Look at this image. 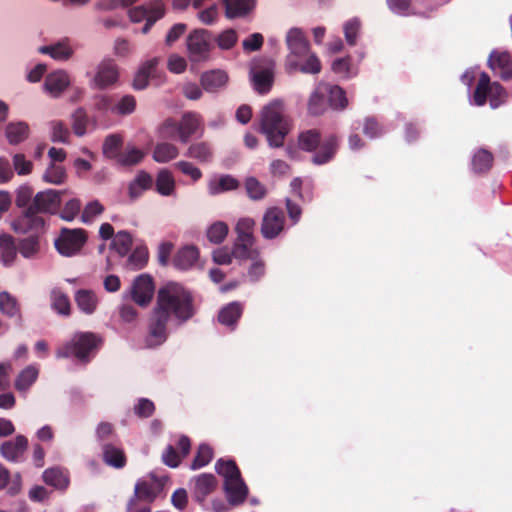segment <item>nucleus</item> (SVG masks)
Listing matches in <instances>:
<instances>
[{
    "label": "nucleus",
    "mask_w": 512,
    "mask_h": 512,
    "mask_svg": "<svg viewBox=\"0 0 512 512\" xmlns=\"http://www.w3.org/2000/svg\"><path fill=\"white\" fill-rule=\"evenodd\" d=\"M28 448V439L24 435H17L13 440L5 441L0 446V454L10 462L22 460Z\"/></svg>",
    "instance_id": "f3484780"
},
{
    "label": "nucleus",
    "mask_w": 512,
    "mask_h": 512,
    "mask_svg": "<svg viewBox=\"0 0 512 512\" xmlns=\"http://www.w3.org/2000/svg\"><path fill=\"white\" fill-rule=\"evenodd\" d=\"M136 100L132 95L123 96L114 108V111L120 115H127L134 112Z\"/></svg>",
    "instance_id": "e2e57ef3"
},
{
    "label": "nucleus",
    "mask_w": 512,
    "mask_h": 512,
    "mask_svg": "<svg viewBox=\"0 0 512 512\" xmlns=\"http://www.w3.org/2000/svg\"><path fill=\"white\" fill-rule=\"evenodd\" d=\"M131 246L132 236L125 230L119 231L112 241V248L115 249L120 256H125L130 251Z\"/></svg>",
    "instance_id": "de8ad7c7"
},
{
    "label": "nucleus",
    "mask_w": 512,
    "mask_h": 512,
    "mask_svg": "<svg viewBox=\"0 0 512 512\" xmlns=\"http://www.w3.org/2000/svg\"><path fill=\"white\" fill-rule=\"evenodd\" d=\"M156 191L163 195L169 196L175 190V180L172 173L168 169H161L155 182Z\"/></svg>",
    "instance_id": "e433bc0d"
},
{
    "label": "nucleus",
    "mask_w": 512,
    "mask_h": 512,
    "mask_svg": "<svg viewBox=\"0 0 512 512\" xmlns=\"http://www.w3.org/2000/svg\"><path fill=\"white\" fill-rule=\"evenodd\" d=\"M154 281L148 274H141L135 278L131 287V298L139 306H147L154 294Z\"/></svg>",
    "instance_id": "4468645a"
},
{
    "label": "nucleus",
    "mask_w": 512,
    "mask_h": 512,
    "mask_svg": "<svg viewBox=\"0 0 512 512\" xmlns=\"http://www.w3.org/2000/svg\"><path fill=\"white\" fill-rule=\"evenodd\" d=\"M217 486V479L213 474H201L195 478L194 494L198 501L211 494Z\"/></svg>",
    "instance_id": "a878e982"
},
{
    "label": "nucleus",
    "mask_w": 512,
    "mask_h": 512,
    "mask_svg": "<svg viewBox=\"0 0 512 512\" xmlns=\"http://www.w3.org/2000/svg\"><path fill=\"white\" fill-rule=\"evenodd\" d=\"M492 162L493 155L485 149H480L473 156L472 167L475 172H486L491 168Z\"/></svg>",
    "instance_id": "a18cd8bd"
},
{
    "label": "nucleus",
    "mask_w": 512,
    "mask_h": 512,
    "mask_svg": "<svg viewBox=\"0 0 512 512\" xmlns=\"http://www.w3.org/2000/svg\"><path fill=\"white\" fill-rule=\"evenodd\" d=\"M87 238V232L82 228H62L54 240V246L60 255L72 257L80 253Z\"/></svg>",
    "instance_id": "6e6552de"
},
{
    "label": "nucleus",
    "mask_w": 512,
    "mask_h": 512,
    "mask_svg": "<svg viewBox=\"0 0 512 512\" xmlns=\"http://www.w3.org/2000/svg\"><path fill=\"white\" fill-rule=\"evenodd\" d=\"M182 456L176 451L175 447L172 445H168L163 454L162 461L165 465L176 468L181 463Z\"/></svg>",
    "instance_id": "338daca9"
},
{
    "label": "nucleus",
    "mask_w": 512,
    "mask_h": 512,
    "mask_svg": "<svg viewBox=\"0 0 512 512\" xmlns=\"http://www.w3.org/2000/svg\"><path fill=\"white\" fill-rule=\"evenodd\" d=\"M0 311L7 317L21 318V307L18 300L7 291L0 293Z\"/></svg>",
    "instance_id": "473e14b6"
},
{
    "label": "nucleus",
    "mask_w": 512,
    "mask_h": 512,
    "mask_svg": "<svg viewBox=\"0 0 512 512\" xmlns=\"http://www.w3.org/2000/svg\"><path fill=\"white\" fill-rule=\"evenodd\" d=\"M360 30V21L353 18L344 24V35L347 43L354 46L357 41V35Z\"/></svg>",
    "instance_id": "052dcab7"
},
{
    "label": "nucleus",
    "mask_w": 512,
    "mask_h": 512,
    "mask_svg": "<svg viewBox=\"0 0 512 512\" xmlns=\"http://www.w3.org/2000/svg\"><path fill=\"white\" fill-rule=\"evenodd\" d=\"M255 222L251 218H242L237 222V240L232 250V257L237 259H252L256 254L254 248L253 228Z\"/></svg>",
    "instance_id": "39448f33"
},
{
    "label": "nucleus",
    "mask_w": 512,
    "mask_h": 512,
    "mask_svg": "<svg viewBox=\"0 0 512 512\" xmlns=\"http://www.w3.org/2000/svg\"><path fill=\"white\" fill-rule=\"evenodd\" d=\"M284 226V214L279 208H270L264 215L261 233L267 239L275 238Z\"/></svg>",
    "instance_id": "dca6fc26"
},
{
    "label": "nucleus",
    "mask_w": 512,
    "mask_h": 512,
    "mask_svg": "<svg viewBox=\"0 0 512 512\" xmlns=\"http://www.w3.org/2000/svg\"><path fill=\"white\" fill-rule=\"evenodd\" d=\"M213 458V450L208 444H200L196 455L191 463L190 468L192 470L200 469L207 464L210 463V461Z\"/></svg>",
    "instance_id": "49530a36"
},
{
    "label": "nucleus",
    "mask_w": 512,
    "mask_h": 512,
    "mask_svg": "<svg viewBox=\"0 0 512 512\" xmlns=\"http://www.w3.org/2000/svg\"><path fill=\"white\" fill-rule=\"evenodd\" d=\"M275 61L268 57L255 59L251 69L254 89L260 94L270 91L274 82Z\"/></svg>",
    "instance_id": "9b49d317"
},
{
    "label": "nucleus",
    "mask_w": 512,
    "mask_h": 512,
    "mask_svg": "<svg viewBox=\"0 0 512 512\" xmlns=\"http://www.w3.org/2000/svg\"><path fill=\"white\" fill-rule=\"evenodd\" d=\"M245 187L247 194L253 200H260L266 195L265 187L254 177L247 178Z\"/></svg>",
    "instance_id": "6e6d98bb"
},
{
    "label": "nucleus",
    "mask_w": 512,
    "mask_h": 512,
    "mask_svg": "<svg viewBox=\"0 0 512 512\" xmlns=\"http://www.w3.org/2000/svg\"><path fill=\"white\" fill-rule=\"evenodd\" d=\"M40 248L39 235H30L22 238L17 244L18 252L27 259L35 258L40 252Z\"/></svg>",
    "instance_id": "2f4dec72"
},
{
    "label": "nucleus",
    "mask_w": 512,
    "mask_h": 512,
    "mask_svg": "<svg viewBox=\"0 0 512 512\" xmlns=\"http://www.w3.org/2000/svg\"><path fill=\"white\" fill-rule=\"evenodd\" d=\"M73 118V131L77 136H83L86 133V126L88 123L87 114L84 109L78 108L72 115Z\"/></svg>",
    "instance_id": "4d7b16f0"
},
{
    "label": "nucleus",
    "mask_w": 512,
    "mask_h": 512,
    "mask_svg": "<svg viewBox=\"0 0 512 512\" xmlns=\"http://www.w3.org/2000/svg\"><path fill=\"white\" fill-rule=\"evenodd\" d=\"M207 240L214 245H219L224 241V222L216 221L206 230Z\"/></svg>",
    "instance_id": "864d4df0"
},
{
    "label": "nucleus",
    "mask_w": 512,
    "mask_h": 512,
    "mask_svg": "<svg viewBox=\"0 0 512 512\" xmlns=\"http://www.w3.org/2000/svg\"><path fill=\"white\" fill-rule=\"evenodd\" d=\"M75 302L77 307L85 314H93L98 306V298L94 291L88 289H79L75 293Z\"/></svg>",
    "instance_id": "bb28decb"
},
{
    "label": "nucleus",
    "mask_w": 512,
    "mask_h": 512,
    "mask_svg": "<svg viewBox=\"0 0 512 512\" xmlns=\"http://www.w3.org/2000/svg\"><path fill=\"white\" fill-rule=\"evenodd\" d=\"M51 307L59 315L68 317L71 314V303L68 295L60 288H54L50 293Z\"/></svg>",
    "instance_id": "c85d7f7f"
},
{
    "label": "nucleus",
    "mask_w": 512,
    "mask_h": 512,
    "mask_svg": "<svg viewBox=\"0 0 512 512\" xmlns=\"http://www.w3.org/2000/svg\"><path fill=\"white\" fill-rule=\"evenodd\" d=\"M38 51L41 54L49 55L51 58L57 61H67L74 54L71 41L67 37L53 44L41 46L39 47Z\"/></svg>",
    "instance_id": "6ab92c4d"
},
{
    "label": "nucleus",
    "mask_w": 512,
    "mask_h": 512,
    "mask_svg": "<svg viewBox=\"0 0 512 512\" xmlns=\"http://www.w3.org/2000/svg\"><path fill=\"white\" fill-rule=\"evenodd\" d=\"M17 245L14 238L9 234L0 235V253L5 266L13 264L17 257Z\"/></svg>",
    "instance_id": "c756f323"
},
{
    "label": "nucleus",
    "mask_w": 512,
    "mask_h": 512,
    "mask_svg": "<svg viewBox=\"0 0 512 512\" xmlns=\"http://www.w3.org/2000/svg\"><path fill=\"white\" fill-rule=\"evenodd\" d=\"M33 198V189L29 186H21L16 194V206L19 208H27Z\"/></svg>",
    "instance_id": "774afa93"
},
{
    "label": "nucleus",
    "mask_w": 512,
    "mask_h": 512,
    "mask_svg": "<svg viewBox=\"0 0 512 512\" xmlns=\"http://www.w3.org/2000/svg\"><path fill=\"white\" fill-rule=\"evenodd\" d=\"M185 155L200 163H207L213 158V150L208 143L198 142L190 145Z\"/></svg>",
    "instance_id": "c9c22d12"
},
{
    "label": "nucleus",
    "mask_w": 512,
    "mask_h": 512,
    "mask_svg": "<svg viewBox=\"0 0 512 512\" xmlns=\"http://www.w3.org/2000/svg\"><path fill=\"white\" fill-rule=\"evenodd\" d=\"M145 153L136 147L127 146L124 152L118 156L117 162L122 166H133L140 163Z\"/></svg>",
    "instance_id": "c03bdc74"
},
{
    "label": "nucleus",
    "mask_w": 512,
    "mask_h": 512,
    "mask_svg": "<svg viewBox=\"0 0 512 512\" xmlns=\"http://www.w3.org/2000/svg\"><path fill=\"white\" fill-rule=\"evenodd\" d=\"M152 185V176L145 171H140L135 180L129 185V195L132 199H136L144 190L150 189Z\"/></svg>",
    "instance_id": "4c0bfd02"
},
{
    "label": "nucleus",
    "mask_w": 512,
    "mask_h": 512,
    "mask_svg": "<svg viewBox=\"0 0 512 512\" xmlns=\"http://www.w3.org/2000/svg\"><path fill=\"white\" fill-rule=\"evenodd\" d=\"M43 481L57 490L65 491L70 485L69 472L60 467L48 468L43 472Z\"/></svg>",
    "instance_id": "4be33fe9"
},
{
    "label": "nucleus",
    "mask_w": 512,
    "mask_h": 512,
    "mask_svg": "<svg viewBox=\"0 0 512 512\" xmlns=\"http://www.w3.org/2000/svg\"><path fill=\"white\" fill-rule=\"evenodd\" d=\"M154 6V0L147 4L139 5L129 9L128 16L131 22L140 23L143 20H147L152 15V8Z\"/></svg>",
    "instance_id": "3c124183"
},
{
    "label": "nucleus",
    "mask_w": 512,
    "mask_h": 512,
    "mask_svg": "<svg viewBox=\"0 0 512 512\" xmlns=\"http://www.w3.org/2000/svg\"><path fill=\"white\" fill-rule=\"evenodd\" d=\"M243 313V306L239 302H232L226 305V327L235 329L236 322L240 319Z\"/></svg>",
    "instance_id": "5fc2aeb1"
},
{
    "label": "nucleus",
    "mask_w": 512,
    "mask_h": 512,
    "mask_svg": "<svg viewBox=\"0 0 512 512\" xmlns=\"http://www.w3.org/2000/svg\"><path fill=\"white\" fill-rule=\"evenodd\" d=\"M100 339L91 332L76 334L71 343H68L58 349L57 357L68 358L75 356L80 360H85L89 353L98 347Z\"/></svg>",
    "instance_id": "1a4fd4ad"
},
{
    "label": "nucleus",
    "mask_w": 512,
    "mask_h": 512,
    "mask_svg": "<svg viewBox=\"0 0 512 512\" xmlns=\"http://www.w3.org/2000/svg\"><path fill=\"white\" fill-rule=\"evenodd\" d=\"M29 134V127L24 122L10 123L6 127V137L10 144L24 141Z\"/></svg>",
    "instance_id": "a19ab883"
},
{
    "label": "nucleus",
    "mask_w": 512,
    "mask_h": 512,
    "mask_svg": "<svg viewBox=\"0 0 512 512\" xmlns=\"http://www.w3.org/2000/svg\"><path fill=\"white\" fill-rule=\"evenodd\" d=\"M103 459L106 464L115 468H122L126 464V457L123 450L111 444H106L103 447Z\"/></svg>",
    "instance_id": "58836bf2"
},
{
    "label": "nucleus",
    "mask_w": 512,
    "mask_h": 512,
    "mask_svg": "<svg viewBox=\"0 0 512 512\" xmlns=\"http://www.w3.org/2000/svg\"><path fill=\"white\" fill-rule=\"evenodd\" d=\"M290 131V121L285 116L281 101H273L264 106L260 114V132L266 136L270 147L283 146Z\"/></svg>",
    "instance_id": "7ed1b4c3"
},
{
    "label": "nucleus",
    "mask_w": 512,
    "mask_h": 512,
    "mask_svg": "<svg viewBox=\"0 0 512 512\" xmlns=\"http://www.w3.org/2000/svg\"><path fill=\"white\" fill-rule=\"evenodd\" d=\"M155 412L154 403L147 398H140L134 406V413L139 418H149Z\"/></svg>",
    "instance_id": "bf43d9fd"
},
{
    "label": "nucleus",
    "mask_w": 512,
    "mask_h": 512,
    "mask_svg": "<svg viewBox=\"0 0 512 512\" xmlns=\"http://www.w3.org/2000/svg\"><path fill=\"white\" fill-rule=\"evenodd\" d=\"M119 78L118 66L112 59H103L97 66L93 78L95 86L99 89H106L114 85Z\"/></svg>",
    "instance_id": "2eb2a0df"
},
{
    "label": "nucleus",
    "mask_w": 512,
    "mask_h": 512,
    "mask_svg": "<svg viewBox=\"0 0 512 512\" xmlns=\"http://www.w3.org/2000/svg\"><path fill=\"white\" fill-rule=\"evenodd\" d=\"M66 179V171L63 166L51 163L43 174V180L47 183L59 185Z\"/></svg>",
    "instance_id": "8fccbe9b"
},
{
    "label": "nucleus",
    "mask_w": 512,
    "mask_h": 512,
    "mask_svg": "<svg viewBox=\"0 0 512 512\" xmlns=\"http://www.w3.org/2000/svg\"><path fill=\"white\" fill-rule=\"evenodd\" d=\"M157 64V58H152L142 64L133 80V87L136 90H143L147 87L148 79L154 73Z\"/></svg>",
    "instance_id": "7c9ffc66"
},
{
    "label": "nucleus",
    "mask_w": 512,
    "mask_h": 512,
    "mask_svg": "<svg viewBox=\"0 0 512 512\" xmlns=\"http://www.w3.org/2000/svg\"><path fill=\"white\" fill-rule=\"evenodd\" d=\"M215 39L206 29H195L187 37V49L192 61L200 62L209 58Z\"/></svg>",
    "instance_id": "9d476101"
},
{
    "label": "nucleus",
    "mask_w": 512,
    "mask_h": 512,
    "mask_svg": "<svg viewBox=\"0 0 512 512\" xmlns=\"http://www.w3.org/2000/svg\"><path fill=\"white\" fill-rule=\"evenodd\" d=\"M158 495V488L155 484L148 481H138L135 485L134 496L127 504V510L132 512L133 507L136 506L138 500L148 503L153 502Z\"/></svg>",
    "instance_id": "aec40b11"
},
{
    "label": "nucleus",
    "mask_w": 512,
    "mask_h": 512,
    "mask_svg": "<svg viewBox=\"0 0 512 512\" xmlns=\"http://www.w3.org/2000/svg\"><path fill=\"white\" fill-rule=\"evenodd\" d=\"M248 496V487L240 470L232 460H226V502L231 506L242 504Z\"/></svg>",
    "instance_id": "0eeeda50"
},
{
    "label": "nucleus",
    "mask_w": 512,
    "mask_h": 512,
    "mask_svg": "<svg viewBox=\"0 0 512 512\" xmlns=\"http://www.w3.org/2000/svg\"><path fill=\"white\" fill-rule=\"evenodd\" d=\"M165 15V5L162 0H154V6L152 8V15L146 20L145 25L142 28V33L147 34L153 25Z\"/></svg>",
    "instance_id": "603ef678"
},
{
    "label": "nucleus",
    "mask_w": 512,
    "mask_h": 512,
    "mask_svg": "<svg viewBox=\"0 0 512 512\" xmlns=\"http://www.w3.org/2000/svg\"><path fill=\"white\" fill-rule=\"evenodd\" d=\"M51 128H52L51 140L53 142H62V143L68 142L70 132H69L68 128L62 122H60V121L52 122Z\"/></svg>",
    "instance_id": "680f3d73"
},
{
    "label": "nucleus",
    "mask_w": 512,
    "mask_h": 512,
    "mask_svg": "<svg viewBox=\"0 0 512 512\" xmlns=\"http://www.w3.org/2000/svg\"><path fill=\"white\" fill-rule=\"evenodd\" d=\"M257 0H226V18H246L253 13Z\"/></svg>",
    "instance_id": "5701e85b"
},
{
    "label": "nucleus",
    "mask_w": 512,
    "mask_h": 512,
    "mask_svg": "<svg viewBox=\"0 0 512 512\" xmlns=\"http://www.w3.org/2000/svg\"><path fill=\"white\" fill-rule=\"evenodd\" d=\"M160 136L163 139H180V124L174 119H167L160 128Z\"/></svg>",
    "instance_id": "13d9d810"
},
{
    "label": "nucleus",
    "mask_w": 512,
    "mask_h": 512,
    "mask_svg": "<svg viewBox=\"0 0 512 512\" xmlns=\"http://www.w3.org/2000/svg\"><path fill=\"white\" fill-rule=\"evenodd\" d=\"M489 98L490 106L498 108L504 101L505 91L498 82H491L487 73H481L475 91L473 101L477 106H483Z\"/></svg>",
    "instance_id": "423d86ee"
},
{
    "label": "nucleus",
    "mask_w": 512,
    "mask_h": 512,
    "mask_svg": "<svg viewBox=\"0 0 512 512\" xmlns=\"http://www.w3.org/2000/svg\"><path fill=\"white\" fill-rule=\"evenodd\" d=\"M325 93L322 83L318 85L309 100V111L313 115H319L325 110Z\"/></svg>",
    "instance_id": "09e8293b"
},
{
    "label": "nucleus",
    "mask_w": 512,
    "mask_h": 512,
    "mask_svg": "<svg viewBox=\"0 0 512 512\" xmlns=\"http://www.w3.org/2000/svg\"><path fill=\"white\" fill-rule=\"evenodd\" d=\"M123 140L120 135L110 134L108 135L103 143L102 151L104 156L110 159H118V156L121 154L119 152L122 146Z\"/></svg>",
    "instance_id": "37998d69"
},
{
    "label": "nucleus",
    "mask_w": 512,
    "mask_h": 512,
    "mask_svg": "<svg viewBox=\"0 0 512 512\" xmlns=\"http://www.w3.org/2000/svg\"><path fill=\"white\" fill-rule=\"evenodd\" d=\"M194 313L193 296L183 286L168 283L161 287L149 318L146 346L157 347L167 340V325L171 318L182 324L191 319Z\"/></svg>",
    "instance_id": "f257e3e1"
},
{
    "label": "nucleus",
    "mask_w": 512,
    "mask_h": 512,
    "mask_svg": "<svg viewBox=\"0 0 512 512\" xmlns=\"http://www.w3.org/2000/svg\"><path fill=\"white\" fill-rule=\"evenodd\" d=\"M199 249L195 245H186L180 248L173 258V265L179 270L192 268L199 259Z\"/></svg>",
    "instance_id": "412c9836"
},
{
    "label": "nucleus",
    "mask_w": 512,
    "mask_h": 512,
    "mask_svg": "<svg viewBox=\"0 0 512 512\" xmlns=\"http://www.w3.org/2000/svg\"><path fill=\"white\" fill-rule=\"evenodd\" d=\"M81 202L78 199L69 200L60 213V217L66 221H72L80 212Z\"/></svg>",
    "instance_id": "69168bd1"
},
{
    "label": "nucleus",
    "mask_w": 512,
    "mask_h": 512,
    "mask_svg": "<svg viewBox=\"0 0 512 512\" xmlns=\"http://www.w3.org/2000/svg\"><path fill=\"white\" fill-rule=\"evenodd\" d=\"M68 74L63 71H55L47 75L44 82V89L53 97H58L69 86Z\"/></svg>",
    "instance_id": "393cba45"
},
{
    "label": "nucleus",
    "mask_w": 512,
    "mask_h": 512,
    "mask_svg": "<svg viewBox=\"0 0 512 512\" xmlns=\"http://www.w3.org/2000/svg\"><path fill=\"white\" fill-rule=\"evenodd\" d=\"M61 191L48 189L38 192L29 205L39 213L56 214L61 205Z\"/></svg>",
    "instance_id": "ddd939ff"
},
{
    "label": "nucleus",
    "mask_w": 512,
    "mask_h": 512,
    "mask_svg": "<svg viewBox=\"0 0 512 512\" xmlns=\"http://www.w3.org/2000/svg\"><path fill=\"white\" fill-rule=\"evenodd\" d=\"M39 369L36 365H29L24 368L16 377L14 387L20 393H26L36 382Z\"/></svg>",
    "instance_id": "cd10ccee"
},
{
    "label": "nucleus",
    "mask_w": 512,
    "mask_h": 512,
    "mask_svg": "<svg viewBox=\"0 0 512 512\" xmlns=\"http://www.w3.org/2000/svg\"><path fill=\"white\" fill-rule=\"evenodd\" d=\"M285 44L288 54L285 57L284 67L287 73L300 71L304 74L316 75L321 72V61L311 51L309 40L301 28H290L285 35Z\"/></svg>",
    "instance_id": "f03ea898"
},
{
    "label": "nucleus",
    "mask_w": 512,
    "mask_h": 512,
    "mask_svg": "<svg viewBox=\"0 0 512 512\" xmlns=\"http://www.w3.org/2000/svg\"><path fill=\"white\" fill-rule=\"evenodd\" d=\"M201 85L208 92H215L224 85V73L221 70H211L202 74Z\"/></svg>",
    "instance_id": "ea45409f"
},
{
    "label": "nucleus",
    "mask_w": 512,
    "mask_h": 512,
    "mask_svg": "<svg viewBox=\"0 0 512 512\" xmlns=\"http://www.w3.org/2000/svg\"><path fill=\"white\" fill-rule=\"evenodd\" d=\"M148 249L144 246L136 247L127 259V268L133 271L144 268L148 262Z\"/></svg>",
    "instance_id": "79ce46f5"
},
{
    "label": "nucleus",
    "mask_w": 512,
    "mask_h": 512,
    "mask_svg": "<svg viewBox=\"0 0 512 512\" xmlns=\"http://www.w3.org/2000/svg\"><path fill=\"white\" fill-rule=\"evenodd\" d=\"M46 222L29 206L11 222V229L18 234L40 235L45 232Z\"/></svg>",
    "instance_id": "f8f14e48"
},
{
    "label": "nucleus",
    "mask_w": 512,
    "mask_h": 512,
    "mask_svg": "<svg viewBox=\"0 0 512 512\" xmlns=\"http://www.w3.org/2000/svg\"><path fill=\"white\" fill-rule=\"evenodd\" d=\"M179 155L178 148L171 143L161 142L156 144L153 150V159L158 163H167Z\"/></svg>",
    "instance_id": "72a5a7b5"
},
{
    "label": "nucleus",
    "mask_w": 512,
    "mask_h": 512,
    "mask_svg": "<svg viewBox=\"0 0 512 512\" xmlns=\"http://www.w3.org/2000/svg\"><path fill=\"white\" fill-rule=\"evenodd\" d=\"M322 86L325 95H328V100L331 107L334 109H344L347 106L348 100L345 96L344 90L341 87L325 83H322Z\"/></svg>",
    "instance_id": "f704fd0d"
},
{
    "label": "nucleus",
    "mask_w": 512,
    "mask_h": 512,
    "mask_svg": "<svg viewBox=\"0 0 512 512\" xmlns=\"http://www.w3.org/2000/svg\"><path fill=\"white\" fill-rule=\"evenodd\" d=\"M488 66L503 80L512 78V60L509 53L493 51L489 56Z\"/></svg>",
    "instance_id": "a211bd4d"
},
{
    "label": "nucleus",
    "mask_w": 512,
    "mask_h": 512,
    "mask_svg": "<svg viewBox=\"0 0 512 512\" xmlns=\"http://www.w3.org/2000/svg\"><path fill=\"white\" fill-rule=\"evenodd\" d=\"M298 143L301 149L309 152L315 151L319 147V150L312 157V162L316 165L328 163L332 160L338 149V139L336 136L330 135L321 143V135L315 129L300 133Z\"/></svg>",
    "instance_id": "20e7f679"
},
{
    "label": "nucleus",
    "mask_w": 512,
    "mask_h": 512,
    "mask_svg": "<svg viewBox=\"0 0 512 512\" xmlns=\"http://www.w3.org/2000/svg\"><path fill=\"white\" fill-rule=\"evenodd\" d=\"M176 168L179 169L184 175L189 176L194 182L198 181L202 177L201 170L196 167L193 163L188 161H179L175 164Z\"/></svg>",
    "instance_id": "0e129e2a"
},
{
    "label": "nucleus",
    "mask_w": 512,
    "mask_h": 512,
    "mask_svg": "<svg viewBox=\"0 0 512 512\" xmlns=\"http://www.w3.org/2000/svg\"><path fill=\"white\" fill-rule=\"evenodd\" d=\"M180 141L187 143L189 138L202 128V118L196 112L185 113L180 122Z\"/></svg>",
    "instance_id": "b1692460"
}]
</instances>
